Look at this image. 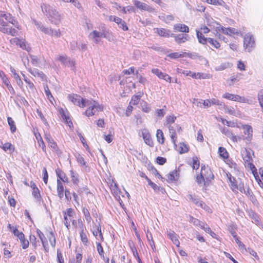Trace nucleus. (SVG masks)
Returning a JSON list of instances; mask_svg holds the SVG:
<instances>
[{"label":"nucleus","mask_w":263,"mask_h":263,"mask_svg":"<svg viewBox=\"0 0 263 263\" xmlns=\"http://www.w3.org/2000/svg\"><path fill=\"white\" fill-rule=\"evenodd\" d=\"M41 8L42 12L47 16L51 23L55 25L60 24L62 16L54 8L49 5L42 4Z\"/></svg>","instance_id":"f257e3e1"},{"label":"nucleus","mask_w":263,"mask_h":263,"mask_svg":"<svg viewBox=\"0 0 263 263\" xmlns=\"http://www.w3.org/2000/svg\"><path fill=\"white\" fill-rule=\"evenodd\" d=\"M214 178V175L211 170L210 168L205 165H201L200 174L197 175L196 177V181L198 183L200 184L202 182L209 184L211 180Z\"/></svg>","instance_id":"f03ea898"},{"label":"nucleus","mask_w":263,"mask_h":263,"mask_svg":"<svg viewBox=\"0 0 263 263\" xmlns=\"http://www.w3.org/2000/svg\"><path fill=\"white\" fill-rule=\"evenodd\" d=\"M8 23L15 26L18 29H21L17 22L13 18L12 15L9 13L0 11V25L5 26Z\"/></svg>","instance_id":"7ed1b4c3"},{"label":"nucleus","mask_w":263,"mask_h":263,"mask_svg":"<svg viewBox=\"0 0 263 263\" xmlns=\"http://www.w3.org/2000/svg\"><path fill=\"white\" fill-rule=\"evenodd\" d=\"M87 107H88V108L84 112V114L88 117L93 116L95 115L96 112L101 111L104 109L103 105L99 104L95 101H91V103Z\"/></svg>","instance_id":"20e7f679"},{"label":"nucleus","mask_w":263,"mask_h":263,"mask_svg":"<svg viewBox=\"0 0 263 263\" xmlns=\"http://www.w3.org/2000/svg\"><path fill=\"white\" fill-rule=\"evenodd\" d=\"M68 98L74 105L79 106L81 107L89 106L90 103H91V101L84 100L80 96L76 94L70 95Z\"/></svg>","instance_id":"39448f33"},{"label":"nucleus","mask_w":263,"mask_h":263,"mask_svg":"<svg viewBox=\"0 0 263 263\" xmlns=\"http://www.w3.org/2000/svg\"><path fill=\"white\" fill-rule=\"evenodd\" d=\"M168 128L172 141L176 147L177 146L176 141L177 139L176 132H177L178 133H181L182 131L181 127L178 124H175L174 125H168Z\"/></svg>","instance_id":"423d86ee"},{"label":"nucleus","mask_w":263,"mask_h":263,"mask_svg":"<svg viewBox=\"0 0 263 263\" xmlns=\"http://www.w3.org/2000/svg\"><path fill=\"white\" fill-rule=\"evenodd\" d=\"M255 45V41L253 36L250 34H246L243 40V46L246 51L250 52Z\"/></svg>","instance_id":"0eeeda50"},{"label":"nucleus","mask_w":263,"mask_h":263,"mask_svg":"<svg viewBox=\"0 0 263 263\" xmlns=\"http://www.w3.org/2000/svg\"><path fill=\"white\" fill-rule=\"evenodd\" d=\"M58 60L63 65L70 67L72 70H74L75 67V61L71 60L67 55H60Z\"/></svg>","instance_id":"6e6552de"},{"label":"nucleus","mask_w":263,"mask_h":263,"mask_svg":"<svg viewBox=\"0 0 263 263\" xmlns=\"http://www.w3.org/2000/svg\"><path fill=\"white\" fill-rule=\"evenodd\" d=\"M133 3L137 8L141 10L146 11L148 12H153L155 11V9L152 7L139 1L135 0Z\"/></svg>","instance_id":"1a4fd4ad"},{"label":"nucleus","mask_w":263,"mask_h":263,"mask_svg":"<svg viewBox=\"0 0 263 263\" xmlns=\"http://www.w3.org/2000/svg\"><path fill=\"white\" fill-rule=\"evenodd\" d=\"M222 97L223 98H226L227 99L238 101L239 102H243V103H248V100L246 99L243 97H241L237 95L231 94L229 93H225L222 95Z\"/></svg>","instance_id":"9d476101"},{"label":"nucleus","mask_w":263,"mask_h":263,"mask_svg":"<svg viewBox=\"0 0 263 263\" xmlns=\"http://www.w3.org/2000/svg\"><path fill=\"white\" fill-rule=\"evenodd\" d=\"M242 128L243 129V134L246 136H243V140L250 142L253 137V129L249 125H242Z\"/></svg>","instance_id":"9b49d317"},{"label":"nucleus","mask_w":263,"mask_h":263,"mask_svg":"<svg viewBox=\"0 0 263 263\" xmlns=\"http://www.w3.org/2000/svg\"><path fill=\"white\" fill-rule=\"evenodd\" d=\"M0 31L6 34L15 36L17 34V30L10 26L8 23L5 26H0Z\"/></svg>","instance_id":"f8f14e48"},{"label":"nucleus","mask_w":263,"mask_h":263,"mask_svg":"<svg viewBox=\"0 0 263 263\" xmlns=\"http://www.w3.org/2000/svg\"><path fill=\"white\" fill-rule=\"evenodd\" d=\"M152 72L156 74L159 79H163L167 82H171V77L165 73L162 72L158 68H153L152 69Z\"/></svg>","instance_id":"ddd939ff"},{"label":"nucleus","mask_w":263,"mask_h":263,"mask_svg":"<svg viewBox=\"0 0 263 263\" xmlns=\"http://www.w3.org/2000/svg\"><path fill=\"white\" fill-rule=\"evenodd\" d=\"M104 28L105 29L104 27L102 28L101 32H99L97 30L93 31L89 34L88 36L89 38L90 39H93L96 38L104 37L110 40V39L108 36L107 33L104 31Z\"/></svg>","instance_id":"4468645a"},{"label":"nucleus","mask_w":263,"mask_h":263,"mask_svg":"<svg viewBox=\"0 0 263 263\" xmlns=\"http://www.w3.org/2000/svg\"><path fill=\"white\" fill-rule=\"evenodd\" d=\"M0 77L1 78L3 82L7 87L10 93L12 95L15 94V91L12 85L10 84V82L3 71H0Z\"/></svg>","instance_id":"2eb2a0df"},{"label":"nucleus","mask_w":263,"mask_h":263,"mask_svg":"<svg viewBox=\"0 0 263 263\" xmlns=\"http://www.w3.org/2000/svg\"><path fill=\"white\" fill-rule=\"evenodd\" d=\"M142 135L145 143L151 147L154 146V142L151 138V135L146 129L142 130Z\"/></svg>","instance_id":"dca6fc26"},{"label":"nucleus","mask_w":263,"mask_h":263,"mask_svg":"<svg viewBox=\"0 0 263 263\" xmlns=\"http://www.w3.org/2000/svg\"><path fill=\"white\" fill-rule=\"evenodd\" d=\"M44 137L48 145L52 148L53 151L58 152L59 151L58 146L51 136L48 134H45Z\"/></svg>","instance_id":"f3484780"},{"label":"nucleus","mask_w":263,"mask_h":263,"mask_svg":"<svg viewBox=\"0 0 263 263\" xmlns=\"http://www.w3.org/2000/svg\"><path fill=\"white\" fill-rule=\"evenodd\" d=\"M171 36L174 37L175 41L179 44L185 42L190 39L189 35L184 34L175 35L173 33H172Z\"/></svg>","instance_id":"a211bd4d"},{"label":"nucleus","mask_w":263,"mask_h":263,"mask_svg":"<svg viewBox=\"0 0 263 263\" xmlns=\"http://www.w3.org/2000/svg\"><path fill=\"white\" fill-rule=\"evenodd\" d=\"M166 234L167 237L172 241L174 245L177 247L179 246L180 242L178 240V235L174 231L170 230L169 231H167Z\"/></svg>","instance_id":"6ab92c4d"},{"label":"nucleus","mask_w":263,"mask_h":263,"mask_svg":"<svg viewBox=\"0 0 263 263\" xmlns=\"http://www.w3.org/2000/svg\"><path fill=\"white\" fill-rule=\"evenodd\" d=\"M228 178L230 182V187L233 192H237L238 181L235 178L233 177L230 173L227 174Z\"/></svg>","instance_id":"aec40b11"},{"label":"nucleus","mask_w":263,"mask_h":263,"mask_svg":"<svg viewBox=\"0 0 263 263\" xmlns=\"http://www.w3.org/2000/svg\"><path fill=\"white\" fill-rule=\"evenodd\" d=\"M33 23L34 25L37 26L38 29H40L45 34L48 35L52 34V29L51 28L46 27L44 26L41 22H37L35 20H33Z\"/></svg>","instance_id":"412c9836"},{"label":"nucleus","mask_w":263,"mask_h":263,"mask_svg":"<svg viewBox=\"0 0 263 263\" xmlns=\"http://www.w3.org/2000/svg\"><path fill=\"white\" fill-rule=\"evenodd\" d=\"M217 28L219 31H221L223 33L227 35H231L232 34H238L237 29L234 28H225L220 25Z\"/></svg>","instance_id":"4be33fe9"},{"label":"nucleus","mask_w":263,"mask_h":263,"mask_svg":"<svg viewBox=\"0 0 263 263\" xmlns=\"http://www.w3.org/2000/svg\"><path fill=\"white\" fill-rule=\"evenodd\" d=\"M60 114L63 120L68 124V126L70 127L73 126L72 122L70 119L68 115V114L66 112V111L62 108H61L59 110Z\"/></svg>","instance_id":"5701e85b"},{"label":"nucleus","mask_w":263,"mask_h":263,"mask_svg":"<svg viewBox=\"0 0 263 263\" xmlns=\"http://www.w3.org/2000/svg\"><path fill=\"white\" fill-rule=\"evenodd\" d=\"M60 114L63 120L68 124V126L70 127L73 126L72 122L70 119L68 115V114L66 112V111L62 108H61L59 110Z\"/></svg>","instance_id":"b1692460"},{"label":"nucleus","mask_w":263,"mask_h":263,"mask_svg":"<svg viewBox=\"0 0 263 263\" xmlns=\"http://www.w3.org/2000/svg\"><path fill=\"white\" fill-rule=\"evenodd\" d=\"M174 29L175 31L187 33L189 32V28L187 26L182 24H177L174 25Z\"/></svg>","instance_id":"393cba45"},{"label":"nucleus","mask_w":263,"mask_h":263,"mask_svg":"<svg viewBox=\"0 0 263 263\" xmlns=\"http://www.w3.org/2000/svg\"><path fill=\"white\" fill-rule=\"evenodd\" d=\"M28 70L33 76H34V77L37 76V77L40 78L42 79V80H44V79L46 78V76L44 74V73L42 71L38 70L37 69L34 68V69H32L31 68H29L28 69Z\"/></svg>","instance_id":"a878e982"},{"label":"nucleus","mask_w":263,"mask_h":263,"mask_svg":"<svg viewBox=\"0 0 263 263\" xmlns=\"http://www.w3.org/2000/svg\"><path fill=\"white\" fill-rule=\"evenodd\" d=\"M64 188L62 182L59 180L57 179V193L59 198L62 199L64 196Z\"/></svg>","instance_id":"bb28decb"},{"label":"nucleus","mask_w":263,"mask_h":263,"mask_svg":"<svg viewBox=\"0 0 263 263\" xmlns=\"http://www.w3.org/2000/svg\"><path fill=\"white\" fill-rule=\"evenodd\" d=\"M56 174L59 179L62 180L64 182H68V178L67 177L66 174L61 169L57 168L55 170Z\"/></svg>","instance_id":"cd10ccee"},{"label":"nucleus","mask_w":263,"mask_h":263,"mask_svg":"<svg viewBox=\"0 0 263 263\" xmlns=\"http://www.w3.org/2000/svg\"><path fill=\"white\" fill-rule=\"evenodd\" d=\"M82 226H80L81 228V232L80 233V235L81 237V241L83 243L84 245H87L88 243V238L86 234L84 232V230L86 229V228L83 226V224L82 223Z\"/></svg>","instance_id":"c85d7f7f"},{"label":"nucleus","mask_w":263,"mask_h":263,"mask_svg":"<svg viewBox=\"0 0 263 263\" xmlns=\"http://www.w3.org/2000/svg\"><path fill=\"white\" fill-rule=\"evenodd\" d=\"M14 41L17 42V45H19L23 49L26 50L27 51H29L31 50V47L24 41L21 40L18 38H15Z\"/></svg>","instance_id":"c756f323"},{"label":"nucleus","mask_w":263,"mask_h":263,"mask_svg":"<svg viewBox=\"0 0 263 263\" xmlns=\"http://www.w3.org/2000/svg\"><path fill=\"white\" fill-rule=\"evenodd\" d=\"M118 25V27L121 28L123 31L128 30V27L127 26L126 22L120 17H118L117 21L115 22Z\"/></svg>","instance_id":"7c9ffc66"},{"label":"nucleus","mask_w":263,"mask_h":263,"mask_svg":"<svg viewBox=\"0 0 263 263\" xmlns=\"http://www.w3.org/2000/svg\"><path fill=\"white\" fill-rule=\"evenodd\" d=\"M157 33L161 36L168 37L171 36V31L164 28L157 29Z\"/></svg>","instance_id":"2f4dec72"},{"label":"nucleus","mask_w":263,"mask_h":263,"mask_svg":"<svg viewBox=\"0 0 263 263\" xmlns=\"http://www.w3.org/2000/svg\"><path fill=\"white\" fill-rule=\"evenodd\" d=\"M70 177L71 178V181L74 185H78L79 182V175L77 173L74 172L73 170L70 171Z\"/></svg>","instance_id":"473e14b6"},{"label":"nucleus","mask_w":263,"mask_h":263,"mask_svg":"<svg viewBox=\"0 0 263 263\" xmlns=\"http://www.w3.org/2000/svg\"><path fill=\"white\" fill-rule=\"evenodd\" d=\"M21 243L23 249H26L29 247V242L28 240L25 239L24 234H20V237L18 238Z\"/></svg>","instance_id":"72a5a7b5"},{"label":"nucleus","mask_w":263,"mask_h":263,"mask_svg":"<svg viewBox=\"0 0 263 263\" xmlns=\"http://www.w3.org/2000/svg\"><path fill=\"white\" fill-rule=\"evenodd\" d=\"M34 134H35V138L39 143V146L42 147L43 151L44 152H46V146H45V144L42 139V138L41 135L39 133H38V134L35 133Z\"/></svg>","instance_id":"f704fd0d"},{"label":"nucleus","mask_w":263,"mask_h":263,"mask_svg":"<svg viewBox=\"0 0 263 263\" xmlns=\"http://www.w3.org/2000/svg\"><path fill=\"white\" fill-rule=\"evenodd\" d=\"M196 32L199 42L202 44H205L208 42V38L205 37L202 34V32H200L197 30Z\"/></svg>","instance_id":"c9c22d12"},{"label":"nucleus","mask_w":263,"mask_h":263,"mask_svg":"<svg viewBox=\"0 0 263 263\" xmlns=\"http://www.w3.org/2000/svg\"><path fill=\"white\" fill-rule=\"evenodd\" d=\"M156 137L158 142L162 144L164 143V137L163 133L161 129H158L157 130Z\"/></svg>","instance_id":"e433bc0d"},{"label":"nucleus","mask_w":263,"mask_h":263,"mask_svg":"<svg viewBox=\"0 0 263 263\" xmlns=\"http://www.w3.org/2000/svg\"><path fill=\"white\" fill-rule=\"evenodd\" d=\"M189 150V147L187 144L184 143H181L179 147V152L180 154H182L187 153Z\"/></svg>","instance_id":"4c0bfd02"},{"label":"nucleus","mask_w":263,"mask_h":263,"mask_svg":"<svg viewBox=\"0 0 263 263\" xmlns=\"http://www.w3.org/2000/svg\"><path fill=\"white\" fill-rule=\"evenodd\" d=\"M7 121L8 124L10 126L11 132L12 133H14L16 130V127L13 120L11 117H8Z\"/></svg>","instance_id":"58836bf2"},{"label":"nucleus","mask_w":263,"mask_h":263,"mask_svg":"<svg viewBox=\"0 0 263 263\" xmlns=\"http://www.w3.org/2000/svg\"><path fill=\"white\" fill-rule=\"evenodd\" d=\"M244 194L250 198V200H251L252 202L254 203L255 201H256L253 192L248 186L247 187V189L246 190V193Z\"/></svg>","instance_id":"ea45409f"},{"label":"nucleus","mask_w":263,"mask_h":263,"mask_svg":"<svg viewBox=\"0 0 263 263\" xmlns=\"http://www.w3.org/2000/svg\"><path fill=\"white\" fill-rule=\"evenodd\" d=\"M32 194L34 198L36 200V201L40 203L41 201L42 200V197L41 196L39 189L32 190Z\"/></svg>","instance_id":"a19ab883"},{"label":"nucleus","mask_w":263,"mask_h":263,"mask_svg":"<svg viewBox=\"0 0 263 263\" xmlns=\"http://www.w3.org/2000/svg\"><path fill=\"white\" fill-rule=\"evenodd\" d=\"M178 173L176 170L170 172L167 176L168 179L171 181L177 180Z\"/></svg>","instance_id":"79ce46f5"},{"label":"nucleus","mask_w":263,"mask_h":263,"mask_svg":"<svg viewBox=\"0 0 263 263\" xmlns=\"http://www.w3.org/2000/svg\"><path fill=\"white\" fill-rule=\"evenodd\" d=\"M193 203L198 207H200L205 210H206V208H209L204 202L200 200L198 198L194 199Z\"/></svg>","instance_id":"37998d69"},{"label":"nucleus","mask_w":263,"mask_h":263,"mask_svg":"<svg viewBox=\"0 0 263 263\" xmlns=\"http://www.w3.org/2000/svg\"><path fill=\"white\" fill-rule=\"evenodd\" d=\"M218 153L220 157L223 159L228 158V153L225 148L219 147L218 148Z\"/></svg>","instance_id":"c03bdc74"},{"label":"nucleus","mask_w":263,"mask_h":263,"mask_svg":"<svg viewBox=\"0 0 263 263\" xmlns=\"http://www.w3.org/2000/svg\"><path fill=\"white\" fill-rule=\"evenodd\" d=\"M82 211H83V213L84 214V215L85 216L86 221L88 223H89L91 221V220H92V218L90 216V215L88 210L86 208L84 207V208H83Z\"/></svg>","instance_id":"a18cd8bd"},{"label":"nucleus","mask_w":263,"mask_h":263,"mask_svg":"<svg viewBox=\"0 0 263 263\" xmlns=\"http://www.w3.org/2000/svg\"><path fill=\"white\" fill-rule=\"evenodd\" d=\"M96 245H97V249L98 253L100 255L101 257L103 259H104L105 256H104V250H103L102 246H101V243L99 242H97Z\"/></svg>","instance_id":"49530a36"},{"label":"nucleus","mask_w":263,"mask_h":263,"mask_svg":"<svg viewBox=\"0 0 263 263\" xmlns=\"http://www.w3.org/2000/svg\"><path fill=\"white\" fill-rule=\"evenodd\" d=\"M190 221L193 223L195 226H198L201 228V226H202L204 222L200 221L199 219L195 218L192 216H190Z\"/></svg>","instance_id":"de8ad7c7"},{"label":"nucleus","mask_w":263,"mask_h":263,"mask_svg":"<svg viewBox=\"0 0 263 263\" xmlns=\"http://www.w3.org/2000/svg\"><path fill=\"white\" fill-rule=\"evenodd\" d=\"M140 95H134L132 97V99L129 102V104L136 105H137L140 100Z\"/></svg>","instance_id":"09e8293b"},{"label":"nucleus","mask_w":263,"mask_h":263,"mask_svg":"<svg viewBox=\"0 0 263 263\" xmlns=\"http://www.w3.org/2000/svg\"><path fill=\"white\" fill-rule=\"evenodd\" d=\"M236 242L239 247V249L242 253L247 252V250L245 247V245L239 239H236Z\"/></svg>","instance_id":"8fccbe9b"},{"label":"nucleus","mask_w":263,"mask_h":263,"mask_svg":"<svg viewBox=\"0 0 263 263\" xmlns=\"http://www.w3.org/2000/svg\"><path fill=\"white\" fill-rule=\"evenodd\" d=\"M167 57L171 59H176L179 58L183 57L184 54L183 52L179 53V52H173L167 55Z\"/></svg>","instance_id":"3c124183"},{"label":"nucleus","mask_w":263,"mask_h":263,"mask_svg":"<svg viewBox=\"0 0 263 263\" xmlns=\"http://www.w3.org/2000/svg\"><path fill=\"white\" fill-rule=\"evenodd\" d=\"M205 1L210 4L214 5L223 6L224 2L223 0H205Z\"/></svg>","instance_id":"603ef678"},{"label":"nucleus","mask_w":263,"mask_h":263,"mask_svg":"<svg viewBox=\"0 0 263 263\" xmlns=\"http://www.w3.org/2000/svg\"><path fill=\"white\" fill-rule=\"evenodd\" d=\"M177 72L183 74L186 76H190L193 78L195 76V72H193L190 70H183L180 69H178Z\"/></svg>","instance_id":"864d4df0"},{"label":"nucleus","mask_w":263,"mask_h":263,"mask_svg":"<svg viewBox=\"0 0 263 263\" xmlns=\"http://www.w3.org/2000/svg\"><path fill=\"white\" fill-rule=\"evenodd\" d=\"M250 216L252 218V222H255L256 224H259L260 219L255 213L251 212L250 213Z\"/></svg>","instance_id":"5fc2aeb1"},{"label":"nucleus","mask_w":263,"mask_h":263,"mask_svg":"<svg viewBox=\"0 0 263 263\" xmlns=\"http://www.w3.org/2000/svg\"><path fill=\"white\" fill-rule=\"evenodd\" d=\"M200 166V162L198 160V158L197 156H194L193 157V169L197 170L199 168Z\"/></svg>","instance_id":"6e6d98bb"},{"label":"nucleus","mask_w":263,"mask_h":263,"mask_svg":"<svg viewBox=\"0 0 263 263\" xmlns=\"http://www.w3.org/2000/svg\"><path fill=\"white\" fill-rule=\"evenodd\" d=\"M176 119V117L174 116H170L166 117V125L168 127V125H172L174 123Z\"/></svg>","instance_id":"4d7b16f0"},{"label":"nucleus","mask_w":263,"mask_h":263,"mask_svg":"<svg viewBox=\"0 0 263 263\" xmlns=\"http://www.w3.org/2000/svg\"><path fill=\"white\" fill-rule=\"evenodd\" d=\"M222 122L223 124L227 125L228 126L232 127H237V124L236 122L233 121H229L226 119H222Z\"/></svg>","instance_id":"13d9d810"},{"label":"nucleus","mask_w":263,"mask_h":263,"mask_svg":"<svg viewBox=\"0 0 263 263\" xmlns=\"http://www.w3.org/2000/svg\"><path fill=\"white\" fill-rule=\"evenodd\" d=\"M207 42L210 43L213 47L216 48H218L220 47V44L216 40H214L212 38L209 37Z\"/></svg>","instance_id":"bf43d9fd"},{"label":"nucleus","mask_w":263,"mask_h":263,"mask_svg":"<svg viewBox=\"0 0 263 263\" xmlns=\"http://www.w3.org/2000/svg\"><path fill=\"white\" fill-rule=\"evenodd\" d=\"M2 148L5 151H7L8 150L11 151L12 149H13V151L14 149V147H13L12 145L9 142L5 143V144H3V146L2 147Z\"/></svg>","instance_id":"052dcab7"},{"label":"nucleus","mask_w":263,"mask_h":263,"mask_svg":"<svg viewBox=\"0 0 263 263\" xmlns=\"http://www.w3.org/2000/svg\"><path fill=\"white\" fill-rule=\"evenodd\" d=\"M132 252L133 253V255L134 256V257L137 259L138 263H142L139 256V254H138V253L137 252V249L135 247H133V248H132Z\"/></svg>","instance_id":"680f3d73"},{"label":"nucleus","mask_w":263,"mask_h":263,"mask_svg":"<svg viewBox=\"0 0 263 263\" xmlns=\"http://www.w3.org/2000/svg\"><path fill=\"white\" fill-rule=\"evenodd\" d=\"M29 57L31 59V63L35 66H37L40 62L39 59L37 58V57L35 55L31 54H30Z\"/></svg>","instance_id":"e2e57ef3"},{"label":"nucleus","mask_w":263,"mask_h":263,"mask_svg":"<svg viewBox=\"0 0 263 263\" xmlns=\"http://www.w3.org/2000/svg\"><path fill=\"white\" fill-rule=\"evenodd\" d=\"M63 214H66V215L70 218V220H71V218L73 217L74 214V210L72 208H69L67 209L66 211H63Z\"/></svg>","instance_id":"0e129e2a"},{"label":"nucleus","mask_w":263,"mask_h":263,"mask_svg":"<svg viewBox=\"0 0 263 263\" xmlns=\"http://www.w3.org/2000/svg\"><path fill=\"white\" fill-rule=\"evenodd\" d=\"M78 43L76 41H72L70 43V48L72 51H76L78 49Z\"/></svg>","instance_id":"69168bd1"},{"label":"nucleus","mask_w":263,"mask_h":263,"mask_svg":"<svg viewBox=\"0 0 263 263\" xmlns=\"http://www.w3.org/2000/svg\"><path fill=\"white\" fill-rule=\"evenodd\" d=\"M222 133L224 134L227 137H229L230 139L231 138L233 133L232 131L227 128H223L221 130Z\"/></svg>","instance_id":"338daca9"},{"label":"nucleus","mask_w":263,"mask_h":263,"mask_svg":"<svg viewBox=\"0 0 263 263\" xmlns=\"http://www.w3.org/2000/svg\"><path fill=\"white\" fill-rule=\"evenodd\" d=\"M87 44L83 42H80L79 43L78 49L82 51H85L87 50Z\"/></svg>","instance_id":"774afa93"}]
</instances>
